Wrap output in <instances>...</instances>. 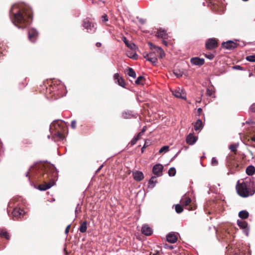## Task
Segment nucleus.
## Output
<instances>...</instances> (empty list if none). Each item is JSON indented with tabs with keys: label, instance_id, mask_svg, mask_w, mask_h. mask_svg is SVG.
Wrapping results in <instances>:
<instances>
[{
	"label": "nucleus",
	"instance_id": "1",
	"mask_svg": "<svg viewBox=\"0 0 255 255\" xmlns=\"http://www.w3.org/2000/svg\"><path fill=\"white\" fill-rule=\"evenodd\" d=\"M29 173L37 175L38 178H41L44 180L46 179L49 180V182L38 186V189L40 191H45L54 186L58 176V171L53 165L45 166L42 164H38L35 165L34 167L31 166L29 171L25 174L29 181H30Z\"/></svg>",
	"mask_w": 255,
	"mask_h": 255
},
{
	"label": "nucleus",
	"instance_id": "2",
	"mask_svg": "<svg viewBox=\"0 0 255 255\" xmlns=\"http://www.w3.org/2000/svg\"><path fill=\"white\" fill-rule=\"evenodd\" d=\"M9 15L12 23L18 28H24L32 22L31 10L23 4L12 5Z\"/></svg>",
	"mask_w": 255,
	"mask_h": 255
},
{
	"label": "nucleus",
	"instance_id": "3",
	"mask_svg": "<svg viewBox=\"0 0 255 255\" xmlns=\"http://www.w3.org/2000/svg\"><path fill=\"white\" fill-rule=\"evenodd\" d=\"M237 193L241 197L246 198L255 193V178H246L242 183L238 181L236 185Z\"/></svg>",
	"mask_w": 255,
	"mask_h": 255
},
{
	"label": "nucleus",
	"instance_id": "4",
	"mask_svg": "<svg viewBox=\"0 0 255 255\" xmlns=\"http://www.w3.org/2000/svg\"><path fill=\"white\" fill-rule=\"evenodd\" d=\"M82 25L89 33L95 32L97 28L96 24L90 21L87 18L83 20Z\"/></svg>",
	"mask_w": 255,
	"mask_h": 255
},
{
	"label": "nucleus",
	"instance_id": "5",
	"mask_svg": "<svg viewBox=\"0 0 255 255\" xmlns=\"http://www.w3.org/2000/svg\"><path fill=\"white\" fill-rule=\"evenodd\" d=\"M218 47V41L214 38H210L206 40L205 47L207 49L212 50Z\"/></svg>",
	"mask_w": 255,
	"mask_h": 255
},
{
	"label": "nucleus",
	"instance_id": "6",
	"mask_svg": "<svg viewBox=\"0 0 255 255\" xmlns=\"http://www.w3.org/2000/svg\"><path fill=\"white\" fill-rule=\"evenodd\" d=\"M237 225L240 228V229L243 230L244 233L247 236H248L250 232V228L247 222L245 221L238 220Z\"/></svg>",
	"mask_w": 255,
	"mask_h": 255
},
{
	"label": "nucleus",
	"instance_id": "7",
	"mask_svg": "<svg viewBox=\"0 0 255 255\" xmlns=\"http://www.w3.org/2000/svg\"><path fill=\"white\" fill-rule=\"evenodd\" d=\"M239 44L235 43L233 40H228L226 42H223L222 43V47L224 49L228 50H233L236 48Z\"/></svg>",
	"mask_w": 255,
	"mask_h": 255
},
{
	"label": "nucleus",
	"instance_id": "8",
	"mask_svg": "<svg viewBox=\"0 0 255 255\" xmlns=\"http://www.w3.org/2000/svg\"><path fill=\"white\" fill-rule=\"evenodd\" d=\"M38 32L35 28H31L28 30V39L32 42H35L38 37Z\"/></svg>",
	"mask_w": 255,
	"mask_h": 255
},
{
	"label": "nucleus",
	"instance_id": "9",
	"mask_svg": "<svg viewBox=\"0 0 255 255\" xmlns=\"http://www.w3.org/2000/svg\"><path fill=\"white\" fill-rule=\"evenodd\" d=\"M163 169V166L161 164H156L154 165L152 168L153 173L156 176V177L160 176Z\"/></svg>",
	"mask_w": 255,
	"mask_h": 255
},
{
	"label": "nucleus",
	"instance_id": "10",
	"mask_svg": "<svg viewBox=\"0 0 255 255\" xmlns=\"http://www.w3.org/2000/svg\"><path fill=\"white\" fill-rule=\"evenodd\" d=\"M172 94L176 98H180L183 100L186 99V94L184 91L180 88H178L172 91Z\"/></svg>",
	"mask_w": 255,
	"mask_h": 255
},
{
	"label": "nucleus",
	"instance_id": "11",
	"mask_svg": "<svg viewBox=\"0 0 255 255\" xmlns=\"http://www.w3.org/2000/svg\"><path fill=\"white\" fill-rule=\"evenodd\" d=\"M190 62L194 65L201 66L204 64V59L198 57H193L191 59Z\"/></svg>",
	"mask_w": 255,
	"mask_h": 255
},
{
	"label": "nucleus",
	"instance_id": "12",
	"mask_svg": "<svg viewBox=\"0 0 255 255\" xmlns=\"http://www.w3.org/2000/svg\"><path fill=\"white\" fill-rule=\"evenodd\" d=\"M155 36L157 37L161 38L162 39H166L168 38V37L166 31L162 28H160L157 30Z\"/></svg>",
	"mask_w": 255,
	"mask_h": 255
},
{
	"label": "nucleus",
	"instance_id": "13",
	"mask_svg": "<svg viewBox=\"0 0 255 255\" xmlns=\"http://www.w3.org/2000/svg\"><path fill=\"white\" fill-rule=\"evenodd\" d=\"M114 79L115 81H117L116 82H118L119 85L123 88L126 87V82L124 79L120 77L119 73H117L114 74Z\"/></svg>",
	"mask_w": 255,
	"mask_h": 255
},
{
	"label": "nucleus",
	"instance_id": "14",
	"mask_svg": "<svg viewBox=\"0 0 255 255\" xmlns=\"http://www.w3.org/2000/svg\"><path fill=\"white\" fill-rule=\"evenodd\" d=\"M166 240L168 242L173 244L175 243L177 240V237L174 233H170L166 236Z\"/></svg>",
	"mask_w": 255,
	"mask_h": 255
},
{
	"label": "nucleus",
	"instance_id": "15",
	"mask_svg": "<svg viewBox=\"0 0 255 255\" xmlns=\"http://www.w3.org/2000/svg\"><path fill=\"white\" fill-rule=\"evenodd\" d=\"M133 179L136 181H140L144 178V175L141 171H136L132 173Z\"/></svg>",
	"mask_w": 255,
	"mask_h": 255
},
{
	"label": "nucleus",
	"instance_id": "16",
	"mask_svg": "<svg viewBox=\"0 0 255 255\" xmlns=\"http://www.w3.org/2000/svg\"><path fill=\"white\" fill-rule=\"evenodd\" d=\"M123 41L125 43V44L131 50H135L137 48L136 45L132 42H129L128 40L125 36H123L122 38Z\"/></svg>",
	"mask_w": 255,
	"mask_h": 255
},
{
	"label": "nucleus",
	"instance_id": "17",
	"mask_svg": "<svg viewBox=\"0 0 255 255\" xmlns=\"http://www.w3.org/2000/svg\"><path fill=\"white\" fill-rule=\"evenodd\" d=\"M142 233L147 236H150L152 234V230L148 225H143L141 228Z\"/></svg>",
	"mask_w": 255,
	"mask_h": 255
},
{
	"label": "nucleus",
	"instance_id": "18",
	"mask_svg": "<svg viewBox=\"0 0 255 255\" xmlns=\"http://www.w3.org/2000/svg\"><path fill=\"white\" fill-rule=\"evenodd\" d=\"M122 116L124 119H131L132 118H136V114L131 111H127L124 112L122 113Z\"/></svg>",
	"mask_w": 255,
	"mask_h": 255
},
{
	"label": "nucleus",
	"instance_id": "19",
	"mask_svg": "<svg viewBox=\"0 0 255 255\" xmlns=\"http://www.w3.org/2000/svg\"><path fill=\"white\" fill-rule=\"evenodd\" d=\"M197 140V137L194 136L192 134L190 133L186 137V142L192 145L194 144Z\"/></svg>",
	"mask_w": 255,
	"mask_h": 255
},
{
	"label": "nucleus",
	"instance_id": "20",
	"mask_svg": "<svg viewBox=\"0 0 255 255\" xmlns=\"http://www.w3.org/2000/svg\"><path fill=\"white\" fill-rule=\"evenodd\" d=\"M191 199H190V198L185 195L183 196L180 200L181 203L185 206L188 205L191 203Z\"/></svg>",
	"mask_w": 255,
	"mask_h": 255
},
{
	"label": "nucleus",
	"instance_id": "21",
	"mask_svg": "<svg viewBox=\"0 0 255 255\" xmlns=\"http://www.w3.org/2000/svg\"><path fill=\"white\" fill-rule=\"evenodd\" d=\"M246 172L248 175L252 176L255 172V167L253 165H249L247 167Z\"/></svg>",
	"mask_w": 255,
	"mask_h": 255
},
{
	"label": "nucleus",
	"instance_id": "22",
	"mask_svg": "<svg viewBox=\"0 0 255 255\" xmlns=\"http://www.w3.org/2000/svg\"><path fill=\"white\" fill-rule=\"evenodd\" d=\"M239 217L242 219H246L249 216V212L246 210H242L239 213Z\"/></svg>",
	"mask_w": 255,
	"mask_h": 255
},
{
	"label": "nucleus",
	"instance_id": "23",
	"mask_svg": "<svg viewBox=\"0 0 255 255\" xmlns=\"http://www.w3.org/2000/svg\"><path fill=\"white\" fill-rule=\"evenodd\" d=\"M24 213L23 211L18 208H15L12 211V215L14 217H19Z\"/></svg>",
	"mask_w": 255,
	"mask_h": 255
},
{
	"label": "nucleus",
	"instance_id": "24",
	"mask_svg": "<svg viewBox=\"0 0 255 255\" xmlns=\"http://www.w3.org/2000/svg\"><path fill=\"white\" fill-rule=\"evenodd\" d=\"M203 128V124H202V121L200 120V119H198L195 125H194V129L195 130H201V129H202Z\"/></svg>",
	"mask_w": 255,
	"mask_h": 255
},
{
	"label": "nucleus",
	"instance_id": "25",
	"mask_svg": "<svg viewBox=\"0 0 255 255\" xmlns=\"http://www.w3.org/2000/svg\"><path fill=\"white\" fill-rule=\"evenodd\" d=\"M155 176H152L148 181V187L150 188H153L155 187V183L157 181L155 180Z\"/></svg>",
	"mask_w": 255,
	"mask_h": 255
},
{
	"label": "nucleus",
	"instance_id": "26",
	"mask_svg": "<svg viewBox=\"0 0 255 255\" xmlns=\"http://www.w3.org/2000/svg\"><path fill=\"white\" fill-rule=\"evenodd\" d=\"M87 222L84 221L80 225L79 230L81 233H85L87 229Z\"/></svg>",
	"mask_w": 255,
	"mask_h": 255
},
{
	"label": "nucleus",
	"instance_id": "27",
	"mask_svg": "<svg viewBox=\"0 0 255 255\" xmlns=\"http://www.w3.org/2000/svg\"><path fill=\"white\" fill-rule=\"evenodd\" d=\"M127 74L133 78L136 77V73L132 68L128 67L127 69Z\"/></svg>",
	"mask_w": 255,
	"mask_h": 255
},
{
	"label": "nucleus",
	"instance_id": "28",
	"mask_svg": "<svg viewBox=\"0 0 255 255\" xmlns=\"http://www.w3.org/2000/svg\"><path fill=\"white\" fill-rule=\"evenodd\" d=\"M156 52L159 54V58L162 59L165 55V52L163 50L161 47H157L156 50Z\"/></svg>",
	"mask_w": 255,
	"mask_h": 255
},
{
	"label": "nucleus",
	"instance_id": "29",
	"mask_svg": "<svg viewBox=\"0 0 255 255\" xmlns=\"http://www.w3.org/2000/svg\"><path fill=\"white\" fill-rule=\"evenodd\" d=\"M59 127H60V124L57 122H53V123H51V124L50 126V130L51 132V133L53 132V131H52L53 128H54L57 129V128H58Z\"/></svg>",
	"mask_w": 255,
	"mask_h": 255
},
{
	"label": "nucleus",
	"instance_id": "30",
	"mask_svg": "<svg viewBox=\"0 0 255 255\" xmlns=\"http://www.w3.org/2000/svg\"><path fill=\"white\" fill-rule=\"evenodd\" d=\"M0 236L1 237L5 238L7 240H9L10 238L9 234L6 231L3 230L1 231Z\"/></svg>",
	"mask_w": 255,
	"mask_h": 255
},
{
	"label": "nucleus",
	"instance_id": "31",
	"mask_svg": "<svg viewBox=\"0 0 255 255\" xmlns=\"http://www.w3.org/2000/svg\"><path fill=\"white\" fill-rule=\"evenodd\" d=\"M176 169L173 167L170 168L168 172V174L169 176H174L176 174Z\"/></svg>",
	"mask_w": 255,
	"mask_h": 255
},
{
	"label": "nucleus",
	"instance_id": "32",
	"mask_svg": "<svg viewBox=\"0 0 255 255\" xmlns=\"http://www.w3.org/2000/svg\"><path fill=\"white\" fill-rule=\"evenodd\" d=\"M144 79V77L143 76H139L137 77L136 80L135 81V83L137 85L139 84H143V83L142 82L143 80Z\"/></svg>",
	"mask_w": 255,
	"mask_h": 255
},
{
	"label": "nucleus",
	"instance_id": "33",
	"mask_svg": "<svg viewBox=\"0 0 255 255\" xmlns=\"http://www.w3.org/2000/svg\"><path fill=\"white\" fill-rule=\"evenodd\" d=\"M147 60L153 65H155L157 63V59L155 57H149V58H147Z\"/></svg>",
	"mask_w": 255,
	"mask_h": 255
},
{
	"label": "nucleus",
	"instance_id": "34",
	"mask_svg": "<svg viewBox=\"0 0 255 255\" xmlns=\"http://www.w3.org/2000/svg\"><path fill=\"white\" fill-rule=\"evenodd\" d=\"M175 211L177 213H181L183 211V207L180 204H176L175 205Z\"/></svg>",
	"mask_w": 255,
	"mask_h": 255
},
{
	"label": "nucleus",
	"instance_id": "35",
	"mask_svg": "<svg viewBox=\"0 0 255 255\" xmlns=\"http://www.w3.org/2000/svg\"><path fill=\"white\" fill-rule=\"evenodd\" d=\"M138 140V135H137L136 136H134L130 141V142L128 143V145H130V146H133L134 145L137 141Z\"/></svg>",
	"mask_w": 255,
	"mask_h": 255
},
{
	"label": "nucleus",
	"instance_id": "36",
	"mask_svg": "<svg viewBox=\"0 0 255 255\" xmlns=\"http://www.w3.org/2000/svg\"><path fill=\"white\" fill-rule=\"evenodd\" d=\"M246 60L250 62H255V54L247 56Z\"/></svg>",
	"mask_w": 255,
	"mask_h": 255
},
{
	"label": "nucleus",
	"instance_id": "37",
	"mask_svg": "<svg viewBox=\"0 0 255 255\" xmlns=\"http://www.w3.org/2000/svg\"><path fill=\"white\" fill-rule=\"evenodd\" d=\"M238 145L236 144H232L230 145L229 148L233 152H236L237 150Z\"/></svg>",
	"mask_w": 255,
	"mask_h": 255
},
{
	"label": "nucleus",
	"instance_id": "38",
	"mask_svg": "<svg viewBox=\"0 0 255 255\" xmlns=\"http://www.w3.org/2000/svg\"><path fill=\"white\" fill-rule=\"evenodd\" d=\"M169 146L167 145L162 146L159 150V153H162L163 152H166L168 151Z\"/></svg>",
	"mask_w": 255,
	"mask_h": 255
},
{
	"label": "nucleus",
	"instance_id": "39",
	"mask_svg": "<svg viewBox=\"0 0 255 255\" xmlns=\"http://www.w3.org/2000/svg\"><path fill=\"white\" fill-rule=\"evenodd\" d=\"M55 135L58 137L60 139H63L64 138L63 134L59 131H56L54 133Z\"/></svg>",
	"mask_w": 255,
	"mask_h": 255
},
{
	"label": "nucleus",
	"instance_id": "40",
	"mask_svg": "<svg viewBox=\"0 0 255 255\" xmlns=\"http://www.w3.org/2000/svg\"><path fill=\"white\" fill-rule=\"evenodd\" d=\"M211 164L213 166H217L218 164V161L215 157H212L211 160Z\"/></svg>",
	"mask_w": 255,
	"mask_h": 255
},
{
	"label": "nucleus",
	"instance_id": "41",
	"mask_svg": "<svg viewBox=\"0 0 255 255\" xmlns=\"http://www.w3.org/2000/svg\"><path fill=\"white\" fill-rule=\"evenodd\" d=\"M174 74L177 77H180L183 75V73L179 70H174Z\"/></svg>",
	"mask_w": 255,
	"mask_h": 255
},
{
	"label": "nucleus",
	"instance_id": "42",
	"mask_svg": "<svg viewBox=\"0 0 255 255\" xmlns=\"http://www.w3.org/2000/svg\"><path fill=\"white\" fill-rule=\"evenodd\" d=\"M215 56L212 53H208L205 54V57L209 60H212L214 58Z\"/></svg>",
	"mask_w": 255,
	"mask_h": 255
},
{
	"label": "nucleus",
	"instance_id": "43",
	"mask_svg": "<svg viewBox=\"0 0 255 255\" xmlns=\"http://www.w3.org/2000/svg\"><path fill=\"white\" fill-rule=\"evenodd\" d=\"M148 46H149V47H150V48L151 49H154L155 50V51H156L157 48L158 47V46H156L154 45L151 42H148Z\"/></svg>",
	"mask_w": 255,
	"mask_h": 255
},
{
	"label": "nucleus",
	"instance_id": "44",
	"mask_svg": "<svg viewBox=\"0 0 255 255\" xmlns=\"http://www.w3.org/2000/svg\"><path fill=\"white\" fill-rule=\"evenodd\" d=\"M71 128L73 129H75L76 128V121L75 120H73L71 122Z\"/></svg>",
	"mask_w": 255,
	"mask_h": 255
},
{
	"label": "nucleus",
	"instance_id": "45",
	"mask_svg": "<svg viewBox=\"0 0 255 255\" xmlns=\"http://www.w3.org/2000/svg\"><path fill=\"white\" fill-rule=\"evenodd\" d=\"M128 57H129L133 60H136L138 57V55L136 53H134L132 55H128Z\"/></svg>",
	"mask_w": 255,
	"mask_h": 255
},
{
	"label": "nucleus",
	"instance_id": "46",
	"mask_svg": "<svg viewBox=\"0 0 255 255\" xmlns=\"http://www.w3.org/2000/svg\"><path fill=\"white\" fill-rule=\"evenodd\" d=\"M102 20L103 22H106V21H108V16L106 14L102 15Z\"/></svg>",
	"mask_w": 255,
	"mask_h": 255
},
{
	"label": "nucleus",
	"instance_id": "47",
	"mask_svg": "<svg viewBox=\"0 0 255 255\" xmlns=\"http://www.w3.org/2000/svg\"><path fill=\"white\" fill-rule=\"evenodd\" d=\"M251 112L255 113V103L253 104L250 108Z\"/></svg>",
	"mask_w": 255,
	"mask_h": 255
},
{
	"label": "nucleus",
	"instance_id": "48",
	"mask_svg": "<svg viewBox=\"0 0 255 255\" xmlns=\"http://www.w3.org/2000/svg\"><path fill=\"white\" fill-rule=\"evenodd\" d=\"M70 227H71V224L68 225L66 227V229H65V233L66 234H67L69 233V230H70Z\"/></svg>",
	"mask_w": 255,
	"mask_h": 255
},
{
	"label": "nucleus",
	"instance_id": "49",
	"mask_svg": "<svg viewBox=\"0 0 255 255\" xmlns=\"http://www.w3.org/2000/svg\"><path fill=\"white\" fill-rule=\"evenodd\" d=\"M207 95L209 96H210L212 95V91L209 89H207Z\"/></svg>",
	"mask_w": 255,
	"mask_h": 255
},
{
	"label": "nucleus",
	"instance_id": "50",
	"mask_svg": "<svg viewBox=\"0 0 255 255\" xmlns=\"http://www.w3.org/2000/svg\"><path fill=\"white\" fill-rule=\"evenodd\" d=\"M79 206H80V204H79V203H78V204H77V207H76V209H75V214H76H76H77V213L78 209H79L80 211V210H81V207H79Z\"/></svg>",
	"mask_w": 255,
	"mask_h": 255
},
{
	"label": "nucleus",
	"instance_id": "51",
	"mask_svg": "<svg viewBox=\"0 0 255 255\" xmlns=\"http://www.w3.org/2000/svg\"><path fill=\"white\" fill-rule=\"evenodd\" d=\"M234 69H237V70H242V67L239 65H236L233 67Z\"/></svg>",
	"mask_w": 255,
	"mask_h": 255
},
{
	"label": "nucleus",
	"instance_id": "52",
	"mask_svg": "<svg viewBox=\"0 0 255 255\" xmlns=\"http://www.w3.org/2000/svg\"><path fill=\"white\" fill-rule=\"evenodd\" d=\"M151 255H162L159 251H157L155 253H151Z\"/></svg>",
	"mask_w": 255,
	"mask_h": 255
},
{
	"label": "nucleus",
	"instance_id": "53",
	"mask_svg": "<svg viewBox=\"0 0 255 255\" xmlns=\"http://www.w3.org/2000/svg\"><path fill=\"white\" fill-rule=\"evenodd\" d=\"M103 167V164L101 165L98 169L97 170H96V173H98L101 170V169L102 168V167Z\"/></svg>",
	"mask_w": 255,
	"mask_h": 255
},
{
	"label": "nucleus",
	"instance_id": "54",
	"mask_svg": "<svg viewBox=\"0 0 255 255\" xmlns=\"http://www.w3.org/2000/svg\"><path fill=\"white\" fill-rule=\"evenodd\" d=\"M162 43L165 46L168 45V42L165 40V39H162Z\"/></svg>",
	"mask_w": 255,
	"mask_h": 255
},
{
	"label": "nucleus",
	"instance_id": "55",
	"mask_svg": "<svg viewBox=\"0 0 255 255\" xmlns=\"http://www.w3.org/2000/svg\"><path fill=\"white\" fill-rule=\"evenodd\" d=\"M150 55L151 54H146L144 55V58L147 60V58H149V55Z\"/></svg>",
	"mask_w": 255,
	"mask_h": 255
},
{
	"label": "nucleus",
	"instance_id": "56",
	"mask_svg": "<svg viewBox=\"0 0 255 255\" xmlns=\"http://www.w3.org/2000/svg\"><path fill=\"white\" fill-rule=\"evenodd\" d=\"M102 44L101 42H98L96 43V46L98 47L101 46Z\"/></svg>",
	"mask_w": 255,
	"mask_h": 255
},
{
	"label": "nucleus",
	"instance_id": "57",
	"mask_svg": "<svg viewBox=\"0 0 255 255\" xmlns=\"http://www.w3.org/2000/svg\"><path fill=\"white\" fill-rule=\"evenodd\" d=\"M197 111H198V113H199V114H200V113L202 112V109L201 108H199L197 110Z\"/></svg>",
	"mask_w": 255,
	"mask_h": 255
},
{
	"label": "nucleus",
	"instance_id": "58",
	"mask_svg": "<svg viewBox=\"0 0 255 255\" xmlns=\"http://www.w3.org/2000/svg\"><path fill=\"white\" fill-rule=\"evenodd\" d=\"M181 152L180 150H179L177 153L173 157V158L171 159V160H172L173 158H175L177 155Z\"/></svg>",
	"mask_w": 255,
	"mask_h": 255
},
{
	"label": "nucleus",
	"instance_id": "59",
	"mask_svg": "<svg viewBox=\"0 0 255 255\" xmlns=\"http://www.w3.org/2000/svg\"><path fill=\"white\" fill-rule=\"evenodd\" d=\"M139 21L140 22V23H141V24H143L144 23V20L143 19H140Z\"/></svg>",
	"mask_w": 255,
	"mask_h": 255
},
{
	"label": "nucleus",
	"instance_id": "60",
	"mask_svg": "<svg viewBox=\"0 0 255 255\" xmlns=\"http://www.w3.org/2000/svg\"><path fill=\"white\" fill-rule=\"evenodd\" d=\"M234 255H242L241 253H236Z\"/></svg>",
	"mask_w": 255,
	"mask_h": 255
},
{
	"label": "nucleus",
	"instance_id": "61",
	"mask_svg": "<svg viewBox=\"0 0 255 255\" xmlns=\"http://www.w3.org/2000/svg\"><path fill=\"white\" fill-rule=\"evenodd\" d=\"M252 140L255 142V135L251 138Z\"/></svg>",
	"mask_w": 255,
	"mask_h": 255
},
{
	"label": "nucleus",
	"instance_id": "62",
	"mask_svg": "<svg viewBox=\"0 0 255 255\" xmlns=\"http://www.w3.org/2000/svg\"><path fill=\"white\" fill-rule=\"evenodd\" d=\"M201 98H199L198 100H196V102L200 103L201 102Z\"/></svg>",
	"mask_w": 255,
	"mask_h": 255
},
{
	"label": "nucleus",
	"instance_id": "63",
	"mask_svg": "<svg viewBox=\"0 0 255 255\" xmlns=\"http://www.w3.org/2000/svg\"><path fill=\"white\" fill-rule=\"evenodd\" d=\"M150 54H151V55H149V57H154V56H153V53H150Z\"/></svg>",
	"mask_w": 255,
	"mask_h": 255
},
{
	"label": "nucleus",
	"instance_id": "64",
	"mask_svg": "<svg viewBox=\"0 0 255 255\" xmlns=\"http://www.w3.org/2000/svg\"><path fill=\"white\" fill-rule=\"evenodd\" d=\"M209 1V5L210 4L212 3L211 0H208Z\"/></svg>",
	"mask_w": 255,
	"mask_h": 255
}]
</instances>
